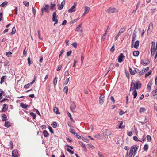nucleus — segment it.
<instances>
[{
	"label": "nucleus",
	"instance_id": "4",
	"mask_svg": "<svg viewBox=\"0 0 157 157\" xmlns=\"http://www.w3.org/2000/svg\"><path fill=\"white\" fill-rule=\"evenodd\" d=\"M150 61L148 59H146L144 60H141V63L144 66H146L149 63Z\"/></svg>",
	"mask_w": 157,
	"mask_h": 157
},
{
	"label": "nucleus",
	"instance_id": "45",
	"mask_svg": "<svg viewBox=\"0 0 157 157\" xmlns=\"http://www.w3.org/2000/svg\"><path fill=\"white\" fill-rule=\"evenodd\" d=\"M30 115L33 117V119H35L36 115L33 112H31L30 113Z\"/></svg>",
	"mask_w": 157,
	"mask_h": 157
},
{
	"label": "nucleus",
	"instance_id": "21",
	"mask_svg": "<svg viewBox=\"0 0 157 157\" xmlns=\"http://www.w3.org/2000/svg\"><path fill=\"white\" fill-rule=\"evenodd\" d=\"M126 29V27H124L123 28H122L120 29L118 33H119L120 34H121V33H123L125 31Z\"/></svg>",
	"mask_w": 157,
	"mask_h": 157
},
{
	"label": "nucleus",
	"instance_id": "15",
	"mask_svg": "<svg viewBox=\"0 0 157 157\" xmlns=\"http://www.w3.org/2000/svg\"><path fill=\"white\" fill-rule=\"evenodd\" d=\"M133 90V91L132 93V95L133 96L134 98H135L137 95V92L136 90Z\"/></svg>",
	"mask_w": 157,
	"mask_h": 157
},
{
	"label": "nucleus",
	"instance_id": "51",
	"mask_svg": "<svg viewBox=\"0 0 157 157\" xmlns=\"http://www.w3.org/2000/svg\"><path fill=\"white\" fill-rule=\"evenodd\" d=\"M79 144L81 145L82 147H85V144L82 142L80 141L79 142Z\"/></svg>",
	"mask_w": 157,
	"mask_h": 157
},
{
	"label": "nucleus",
	"instance_id": "20",
	"mask_svg": "<svg viewBox=\"0 0 157 157\" xmlns=\"http://www.w3.org/2000/svg\"><path fill=\"white\" fill-rule=\"evenodd\" d=\"M2 119L3 121H5L7 120V117L5 114H3L2 116Z\"/></svg>",
	"mask_w": 157,
	"mask_h": 157
},
{
	"label": "nucleus",
	"instance_id": "35",
	"mask_svg": "<svg viewBox=\"0 0 157 157\" xmlns=\"http://www.w3.org/2000/svg\"><path fill=\"white\" fill-rule=\"evenodd\" d=\"M58 78L57 76H56L54 78L53 80V84L55 85H56L57 83Z\"/></svg>",
	"mask_w": 157,
	"mask_h": 157
},
{
	"label": "nucleus",
	"instance_id": "44",
	"mask_svg": "<svg viewBox=\"0 0 157 157\" xmlns=\"http://www.w3.org/2000/svg\"><path fill=\"white\" fill-rule=\"evenodd\" d=\"M53 127V128H56L57 126V123L56 122H54L52 124Z\"/></svg>",
	"mask_w": 157,
	"mask_h": 157
},
{
	"label": "nucleus",
	"instance_id": "17",
	"mask_svg": "<svg viewBox=\"0 0 157 157\" xmlns=\"http://www.w3.org/2000/svg\"><path fill=\"white\" fill-rule=\"evenodd\" d=\"M50 9L52 11L54 10H56V8L55 7L56 6L55 4H52L51 2L50 4Z\"/></svg>",
	"mask_w": 157,
	"mask_h": 157
},
{
	"label": "nucleus",
	"instance_id": "52",
	"mask_svg": "<svg viewBox=\"0 0 157 157\" xmlns=\"http://www.w3.org/2000/svg\"><path fill=\"white\" fill-rule=\"evenodd\" d=\"M67 150L69 153H70L71 154H74V152L72 150H71L70 149L68 148H67Z\"/></svg>",
	"mask_w": 157,
	"mask_h": 157
},
{
	"label": "nucleus",
	"instance_id": "61",
	"mask_svg": "<svg viewBox=\"0 0 157 157\" xmlns=\"http://www.w3.org/2000/svg\"><path fill=\"white\" fill-rule=\"evenodd\" d=\"M72 45L73 47L75 48L77 47V43H74L72 44Z\"/></svg>",
	"mask_w": 157,
	"mask_h": 157
},
{
	"label": "nucleus",
	"instance_id": "22",
	"mask_svg": "<svg viewBox=\"0 0 157 157\" xmlns=\"http://www.w3.org/2000/svg\"><path fill=\"white\" fill-rule=\"evenodd\" d=\"M7 4L8 2L7 1H5L0 5V6L3 7H6Z\"/></svg>",
	"mask_w": 157,
	"mask_h": 157
},
{
	"label": "nucleus",
	"instance_id": "40",
	"mask_svg": "<svg viewBox=\"0 0 157 157\" xmlns=\"http://www.w3.org/2000/svg\"><path fill=\"white\" fill-rule=\"evenodd\" d=\"M69 81V78H68L66 79V80L64 82H63V85H66L68 83Z\"/></svg>",
	"mask_w": 157,
	"mask_h": 157
},
{
	"label": "nucleus",
	"instance_id": "8",
	"mask_svg": "<svg viewBox=\"0 0 157 157\" xmlns=\"http://www.w3.org/2000/svg\"><path fill=\"white\" fill-rule=\"evenodd\" d=\"M76 106L74 102H71V104L70 109L72 112H74V110L75 109Z\"/></svg>",
	"mask_w": 157,
	"mask_h": 157
},
{
	"label": "nucleus",
	"instance_id": "27",
	"mask_svg": "<svg viewBox=\"0 0 157 157\" xmlns=\"http://www.w3.org/2000/svg\"><path fill=\"white\" fill-rule=\"evenodd\" d=\"M53 111L56 114H60V113L58 111V109L57 107H55L53 109Z\"/></svg>",
	"mask_w": 157,
	"mask_h": 157
},
{
	"label": "nucleus",
	"instance_id": "9",
	"mask_svg": "<svg viewBox=\"0 0 157 157\" xmlns=\"http://www.w3.org/2000/svg\"><path fill=\"white\" fill-rule=\"evenodd\" d=\"M19 154L17 150H14L12 151V156L13 157H18Z\"/></svg>",
	"mask_w": 157,
	"mask_h": 157
},
{
	"label": "nucleus",
	"instance_id": "56",
	"mask_svg": "<svg viewBox=\"0 0 157 157\" xmlns=\"http://www.w3.org/2000/svg\"><path fill=\"white\" fill-rule=\"evenodd\" d=\"M133 139L134 140L136 141H139V140L136 136H134L133 137Z\"/></svg>",
	"mask_w": 157,
	"mask_h": 157
},
{
	"label": "nucleus",
	"instance_id": "53",
	"mask_svg": "<svg viewBox=\"0 0 157 157\" xmlns=\"http://www.w3.org/2000/svg\"><path fill=\"white\" fill-rule=\"evenodd\" d=\"M38 37H39V39L40 40H42L43 38L42 37H41L40 36V32L39 30H38Z\"/></svg>",
	"mask_w": 157,
	"mask_h": 157
},
{
	"label": "nucleus",
	"instance_id": "30",
	"mask_svg": "<svg viewBox=\"0 0 157 157\" xmlns=\"http://www.w3.org/2000/svg\"><path fill=\"white\" fill-rule=\"evenodd\" d=\"M139 54V52L138 51H134L133 52V55L137 57L138 56Z\"/></svg>",
	"mask_w": 157,
	"mask_h": 157
},
{
	"label": "nucleus",
	"instance_id": "34",
	"mask_svg": "<svg viewBox=\"0 0 157 157\" xmlns=\"http://www.w3.org/2000/svg\"><path fill=\"white\" fill-rule=\"evenodd\" d=\"M68 91V88L67 86H65L63 89V91L66 93V94H67V92Z\"/></svg>",
	"mask_w": 157,
	"mask_h": 157
},
{
	"label": "nucleus",
	"instance_id": "64",
	"mask_svg": "<svg viewBox=\"0 0 157 157\" xmlns=\"http://www.w3.org/2000/svg\"><path fill=\"white\" fill-rule=\"evenodd\" d=\"M114 64H111L109 66V69H110L111 70L114 67Z\"/></svg>",
	"mask_w": 157,
	"mask_h": 157
},
{
	"label": "nucleus",
	"instance_id": "26",
	"mask_svg": "<svg viewBox=\"0 0 157 157\" xmlns=\"http://www.w3.org/2000/svg\"><path fill=\"white\" fill-rule=\"evenodd\" d=\"M153 23L152 22H151L149 25V26L148 29L147 31V33L148 32L149 30L150 29H151V30H152L153 29Z\"/></svg>",
	"mask_w": 157,
	"mask_h": 157
},
{
	"label": "nucleus",
	"instance_id": "2",
	"mask_svg": "<svg viewBox=\"0 0 157 157\" xmlns=\"http://www.w3.org/2000/svg\"><path fill=\"white\" fill-rule=\"evenodd\" d=\"M58 16L57 15L56 11L53 12L52 16V20L53 21L55 22L54 25H55V24H57L58 22V19H57Z\"/></svg>",
	"mask_w": 157,
	"mask_h": 157
},
{
	"label": "nucleus",
	"instance_id": "60",
	"mask_svg": "<svg viewBox=\"0 0 157 157\" xmlns=\"http://www.w3.org/2000/svg\"><path fill=\"white\" fill-rule=\"evenodd\" d=\"M110 99L114 103L115 102V100H114V98L113 96H111L110 97Z\"/></svg>",
	"mask_w": 157,
	"mask_h": 157
},
{
	"label": "nucleus",
	"instance_id": "55",
	"mask_svg": "<svg viewBox=\"0 0 157 157\" xmlns=\"http://www.w3.org/2000/svg\"><path fill=\"white\" fill-rule=\"evenodd\" d=\"M127 134L129 136H131L132 135V131L128 132H127Z\"/></svg>",
	"mask_w": 157,
	"mask_h": 157
},
{
	"label": "nucleus",
	"instance_id": "23",
	"mask_svg": "<svg viewBox=\"0 0 157 157\" xmlns=\"http://www.w3.org/2000/svg\"><path fill=\"white\" fill-rule=\"evenodd\" d=\"M43 133L44 135V136L45 137H47L48 136L49 134L47 131L45 130H44L43 131Z\"/></svg>",
	"mask_w": 157,
	"mask_h": 157
},
{
	"label": "nucleus",
	"instance_id": "19",
	"mask_svg": "<svg viewBox=\"0 0 157 157\" xmlns=\"http://www.w3.org/2000/svg\"><path fill=\"white\" fill-rule=\"evenodd\" d=\"M4 124V126L5 127L9 128L11 126V124L10 122L8 121H6Z\"/></svg>",
	"mask_w": 157,
	"mask_h": 157
},
{
	"label": "nucleus",
	"instance_id": "33",
	"mask_svg": "<svg viewBox=\"0 0 157 157\" xmlns=\"http://www.w3.org/2000/svg\"><path fill=\"white\" fill-rule=\"evenodd\" d=\"M12 53L10 51H9L8 52H6V56L7 57H12Z\"/></svg>",
	"mask_w": 157,
	"mask_h": 157
},
{
	"label": "nucleus",
	"instance_id": "54",
	"mask_svg": "<svg viewBox=\"0 0 157 157\" xmlns=\"http://www.w3.org/2000/svg\"><path fill=\"white\" fill-rule=\"evenodd\" d=\"M139 71V70L137 69V68H135L134 70V72L135 73V74L136 73H138Z\"/></svg>",
	"mask_w": 157,
	"mask_h": 157
},
{
	"label": "nucleus",
	"instance_id": "42",
	"mask_svg": "<svg viewBox=\"0 0 157 157\" xmlns=\"http://www.w3.org/2000/svg\"><path fill=\"white\" fill-rule=\"evenodd\" d=\"M145 72V71H144L143 69L140 71H139L138 74L140 75H142Z\"/></svg>",
	"mask_w": 157,
	"mask_h": 157
},
{
	"label": "nucleus",
	"instance_id": "49",
	"mask_svg": "<svg viewBox=\"0 0 157 157\" xmlns=\"http://www.w3.org/2000/svg\"><path fill=\"white\" fill-rule=\"evenodd\" d=\"M69 132L71 133L72 134H73L74 135H75V134H76V133H75L74 131V130L73 129H71L69 130Z\"/></svg>",
	"mask_w": 157,
	"mask_h": 157
},
{
	"label": "nucleus",
	"instance_id": "57",
	"mask_svg": "<svg viewBox=\"0 0 157 157\" xmlns=\"http://www.w3.org/2000/svg\"><path fill=\"white\" fill-rule=\"evenodd\" d=\"M27 60L28 62V63L29 66H30V64H31V62L30 61V57H28L27 58Z\"/></svg>",
	"mask_w": 157,
	"mask_h": 157
},
{
	"label": "nucleus",
	"instance_id": "32",
	"mask_svg": "<svg viewBox=\"0 0 157 157\" xmlns=\"http://www.w3.org/2000/svg\"><path fill=\"white\" fill-rule=\"evenodd\" d=\"M6 78V76H3L1 78L0 82V84H2L4 82L5 79Z\"/></svg>",
	"mask_w": 157,
	"mask_h": 157
},
{
	"label": "nucleus",
	"instance_id": "16",
	"mask_svg": "<svg viewBox=\"0 0 157 157\" xmlns=\"http://www.w3.org/2000/svg\"><path fill=\"white\" fill-rule=\"evenodd\" d=\"M152 83L151 82H149L147 85V90L148 92H150L151 89Z\"/></svg>",
	"mask_w": 157,
	"mask_h": 157
},
{
	"label": "nucleus",
	"instance_id": "62",
	"mask_svg": "<svg viewBox=\"0 0 157 157\" xmlns=\"http://www.w3.org/2000/svg\"><path fill=\"white\" fill-rule=\"evenodd\" d=\"M121 35V34H120L119 33H118L117 35L116 36L115 38V40H117L119 37V36H120Z\"/></svg>",
	"mask_w": 157,
	"mask_h": 157
},
{
	"label": "nucleus",
	"instance_id": "48",
	"mask_svg": "<svg viewBox=\"0 0 157 157\" xmlns=\"http://www.w3.org/2000/svg\"><path fill=\"white\" fill-rule=\"evenodd\" d=\"M48 129L50 131V132L52 134L54 133L53 131L52 128L51 126H48Z\"/></svg>",
	"mask_w": 157,
	"mask_h": 157
},
{
	"label": "nucleus",
	"instance_id": "41",
	"mask_svg": "<svg viewBox=\"0 0 157 157\" xmlns=\"http://www.w3.org/2000/svg\"><path fill=\"white\" fill-rule=\"evenodd\" d=\"M147 140L148 142H150L151 141V136L149 135H147Z\"/></svg>",
	"mask_w": 157,
	"mask_h": 157
},
{
	"label": "nucleus",
	"instance_id": "1",
	"mask_svg": "<svg viewBox=\"0 0 157 157\" xmlns=\"http://www.w3.org/2000/svg\"><path fill=\"white\" fill-rule=\"evenodd\" d=\"M130 91H131L132 90H136L140 88L142 86V84L141 82L139 80L134 82H131L130 86Z\"/></svg>",
	"mask_w": 157,
	"mask_h": 157
},
{
	"label": "nucleus",
	"instance_id": "5",
	"mask_svg": "<svg viewBox=\"0 0 157 157\" xmlns=\"http://www.w3.org/2000/svg\"><path fill=\"white\" fill-rule=\"evenodd\" d=\"M49 6L48 5L46 4L45 6L41 9V11L42 14L44 11L45 12H48Z\"/></svg>",
	"mask_w": 157,
	"mask_h": 157
},
{
	"label": "nucleus",
	"instance_id": "31",
	"mask_svg": "<svg viewBox=\"0 0 157 157\" xmlns=\"http://www.w3.org/2000/svg\"><path fill=\"white\" fill-rule=\"evenodd\" d=\"M23 108L26 109L28 107V105L26 104L21 103L20 105Z\"/></svg>",
	"mask_w": 157,
	"mask_h": 157
},
{
	"label": "nucleus",
	"instance_id": "59",
	"mask_svg": "<svg viewBox=\"0 0 157 157\" xmlns=\"http://www.w3.org/2000/svg\"><path fill=\"white\" fill-rule=\"evenodd\" d=\"M94 137L96 138H97V139H100V136L99 134H98L95 135Z\"/></svg>",
	"mask_w": 157,
	"mask_h": 157
},
{
	"label": "nucleus",
	"instance_id": "7",
	"mask_svg": "<svg viewBox=\"0 0 157 157\" xmlns=\"http://www.w3.org/2000/svg\"><path fill=\"white\" fill-rule=\"evenodd\" d=\"M125 57L123 53H121L118 57V61L119 63H121L123 61V59Z\"/></svg>",
	"mask_w": 157,
	"mask_h": 157
},
{
	"label": "nucleus",
	"instance_id": "28",
	"mask_svg": "<svg viewBox=\"0 0 157 157\" xmlns=\"http://www.w3.org/2000/svg\"><path fill=\"white\" fill-rule=\"evenodd\" d=\"M155 42H152V45L151 48V50H155Z\"/></svg>",
	"mask_w": 157,
	"mask_h": 157
},
{
	"label": "nucleus",
	"instance_id": "43",
	"mask_svg": "<svg viewBox=\"0 0 157 157\" xmlns=\"http://www.w3.org/2000/svg\"><path fill=\"white\" fill-rule=\"evenodd\" d=\"M152 93L154 95H157V88L153 90L152 92Z\"/></svg>",
	"mask_w": 157,
	"mask_h": 157
},
{
	"label": "nucleus",
	"instance_id": "50",
	"mask_svg": "<svg viewBox=\"0 0 157 157\" xmlns=\"http://www.w3.org/2000/svg\"><path fill=\"white\" fill-rule=\"evenodd\" d=\"M24 5L26 6H29V3L27 1H25L23 2Z\"/></svg>",
	"mask_w": 157,
	"mask_h": 157
},
{
	"label": "nucleus",
	"instance_id": "37",
	"mask_svg": "<svg viewBox=\"0 0 157 157\" xmlns=\"http://www.w3.org/2000/svg\"><path fill=\"white\" fill-rule=\"evenodd\" d=\"M123 122L122 121H121L120 124V125L119 126V128L120 129H123L124 128L125 126H124L122 125V124H123Z\"/></svg>",
	"mask_w": 157,
	"mask_h": 157
},
{
	"label": "nucleus",
	"instance_id": "10",
	"mask_svg": "<svg viewBox=\"0 0 157 157\" xmlns=\"http://www.w3.org/2000/svg\"><path fill=\"white\" fill-rule=\"evenodd\" d=\"M135 146H132L130 149V152L129 153L128 156L129 157H132L133 154V150L135 149Z\"/></svg>",
	"mask_w": 157,
	"mask_h": 157
},
{
	"label": "nucleus",
	"instance_id": "13",
	"mask_svg": "<svg viewBox=\"0 0 157 157\" xmlns=\"http://www.w3.org/2000/svg\"><path fill=\"white\" fill-rule=\"evenodd\" d=\"M8 106L6 104H4L3 105V108L2 109V111L5 112L7 111L8 109Z\"/></svg>",
	"mask_w": 157,
	"mask_h": 157
},
{
	"label": "nucleus",
	"instance_id": "3",
	"mask_svg": "<svg viewBox=\"0 0 157 157\" xmlns=\"http://www.w3.org/2000/svg\"><path fill=\"white\" fill-rule=\"evenodd\" d=\"M118 10L115 8L109 7L107 10L106 12L109 13L118 12Z\"/></svg>",
	"mask_w": 157,
	"mask_h": 157
},
{
	"label": "nucleus",
	"instance_id": "6",
	"mask_svg": "<svg viewBox=\"0 0 157 157\" xmlns=\"http://www.w3.org/2000/svg\"><path fill=\"white\" fill-rule=\"evenodd\" d=\"M105 96L104 94H101L99 98V103L101 105H102L104 101Z\"/></svg>",
	"mask_w": 157,
	"mask_h": 157
},
{
	"label": "nucleus",
	"instance_id": "24",
	"mask_svg": "<svg viewBox=\"0 0 157 157\" xmlns=\"http://www.w3.org/2000/svg\"><path fill=\"white\" fill-rule=\"evenodd\" d=\"M90 7L86 6H85L84 12L85 13H87L90 11Z\"/></svg>",
	"mask_w": 157,
	"mask_h": 157
},
{
	"label": "nucleus",
	"instance_id": "14",
	"mask_svg": "<svg viewBox=\"0 0 157 157\" xmlns=\"http://www.w3.org/2000/svg\"><path fill=\"white\" fill-rule=\"evenodd\" d=\"M76 7H75L74 6H72L68 10V12L69 13H71L73 12H74L76 10Z\"/></svg>",
	"mask_w": 157,
	"mask_h": 157
},
{
	"label": "nucleus",
	"instance_id": "18",
	"mask_svg": "<svg viewBox=\"0 0 157 157\" xmlns=\"http://www.w3.org/2000/svg\"><path fill=\"white\" fill-rule=\"evenodd\" d=\"M139 45V41L138 40L136 41L133 47L136 49H138Z\"/></svg>",
	"mask_w": 157,
	"mask_h": 157
},
{
	"label": "nucleus",
	"instance_id": "46",
	"mask_svg": "<svg viewBox=\"0 0 157 157\" xmlns=\"http://www.w3.org/2000/svg\"><path fill=\"white\" fill-rule=\"evenodd\" d=\"M9 143H10V147L11 149H12L13 148V143L12 141H11Z\"/></svg>",
	"mask_w": 157,
	"mask_h": 157
},
{
	"label": "nucleus",
	"instance_id": "58",
	"mask_svg": "<svg viewBox=\"0 0 157 157\" xmlns=\"http://www.w3.org/2000/svg\"><path fill=\"white\" fill-rule=\"evenodd\" d=\"M35 78L36 77L35 76L34 79H33L32 81L30 83H29L30 85H32L35 82Z\"/></svg>",
	"mask_w": 157,
	"mask_h": 157
},
{
	"label": "nucleus",
	"instance_id": "38",
	"mask_svg": "<svg viewBox=\"0 0 157 157\" xmlns=\"http://www.w3.org/2000/svg\"><path fill=\"white\" fill-rule=\"evenodd\" d=\"M148 148V146L147 144H146L144 146L143 149L144 151H147Z\"/></svg>",
	"mask_w": 157,
	"mask_h": 157
},
{
	"label": "nucleus",
	"instance_id": "11",
	"mask_svg": "<svg viewBox=\"0 0 157 157\" xmlns=\"http://www.w3.org/2000/svg\"><path fill=\"white\" fill-rule=\"evenodd\" d=\"M136 38V35H133L132 38V42L131 47L132 48L133 47V44L134 41H135Z\"/></svg>",
	"mask_w": 157,
	"mask_h": 157
},
{
	"label": "nucleus",
	"instance_id": "39",
	"mask_svg": "<svg viewBox=\"0 0 157 157\" xmlns=\"http://www.w3.org/2000/svg\"><path fill=\"white\" fill-rule=\"evenodd\" d=\"M129 71L130 73L132 75H135V73L134 72V70H132V69L130 67H129Z\"/></svg>",
	"mask_w": 157,
	"mask_h": 157
},
{
	"label": "nucleus",
	"instance_id": "47",
	"mask_svg": "<svg viewBox=\"0 0 157 157\" xmlns=\"http://www.w3.org/2000/svg\"><path fill=\"white\" fill-rule=\"evenodd\" d=\"M32 13L33 14H34V16H35L36 13V10L34 8L33 6H32Z\"/></svg>",
	"mask_w": 157,
	"mask_h": 157
},
{
	"label": "nucleus",
	"instance_id": "63",
	"mask_svg": "<svg viewBox=\"0 0 157 157\" xmlns=\"http://www.w3.org/2000/svg\"><path fill=\"white\" fill-rule=\"evenodd\" d=\"M61 68H62V65H59L57 69V71H59L61 70Z\"/></svg>",
	"mask_w": 157,
	"mask_h": 157
},
{
	"label": "nucleus",
	"instance_id": "25",
	"mask_svg": "<svg viewBox=\"0 0 157 157\" xmlns=\"http://www.w3.org/2000/svg\"><path fill=\"white\" fill-rule=\"evenodd\" d=\"M76 30L77 31H82V27L81 25H78L76 28Z\"/></svg>",
	"mask_w": 157,
	"mask_h": 157
},
{
	"label": "nucleus",
	"instance_id": "29",
	"mask_svg": "<svg viewBox=\"0 0 157 157\" xmlns=\"http://www.w3.org/2000/svg\"><path fill=\"white\" fill-rule=\"evenodd\" d=\"M16 32V29L15 27H13L12 29V32L9 33L10 34L13 35Z\"/></svg>",
	"mask_w": 157,
	"mask_h": 157
},
{
	"label": "nucleus",
	"instance_id": "36",
	"mask_svg": "<svg viewBox=\"0 0 157 157\" xmlns=\"http://www.w3.org/2000/svg\"><path fill=\"white\" fill-rule=\"evenodd\" d=\"M152 72V71L150 70L148 73H146L145 74V77L147 78V77L151 75Z\"/></svg>",
	"mask_w": 157,
	"mask_h": 157
},
{
	"label": "nucleus",
	"instance_id": "12",
	"mask_svg": "<svg viewBox=\"0 0 157 157\" xmlns=\"http://www.w3.org/2000/svg\"><path fill=\"white\" fill-rule=\"evenodd\" d=\"M65 2L64 0H63L61 3L60 5L58 7V9L59 10H62L64 6V5L65 4Z\"/></svg>",
	"mask_w": 157,
	"mask_h": 157
}]
</instances>
